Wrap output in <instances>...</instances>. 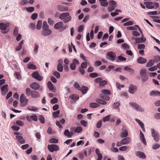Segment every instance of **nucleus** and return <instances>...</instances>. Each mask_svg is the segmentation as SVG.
Segmentation results:
<instances>
[{"mask_svg": "<svg viewBox=\"0 0 160 160\" xmlns=\"http://www.w3.org/2000/svg\"><path fill=\"white\" fill-rule=\"evenodd\" d=\"M68 12H64L60 14L59 18L61 20L63 19L62 21L64 23H67L71 19V17L69 16Z\"/></svg>", "mask_w": 160, "mask_h": 160, "instance_id": "obj_1", "label": "nucleus"}, {"mask_svg": "<svg viewBox=\"0 0 160 160\" xmlns=\"http://www.w3.org/2000/svg\"><path fill=\"white\" fill-rule=\"evenodd\" d=\"M9 23H0V29L2 30V32L4 34H6L8 32L9 30L7 29V28L9 27Z\"/></svg>", "mask_w": 160, "mask_h": 160, "instance_id": "obj_2", "label": "nucleus"}, {"mask_svg": "<svg viewBox=\"0 0 160 160\" xmlns=\"http://www.w3.org/2000/svg\"><path fill=\"white\" fill-rule=\"evenodd\" d=\"M48 148L49 151L52 152L58 151L59 150V147L57 145L54 144L48 145Z\"/></svg>", "mask_w": 160, "mask_h": 160, "instance_id": "obj_3", "label": "nucleus"}, {"mask_svg": "<svg viewBox=\"0 0 160 160\" xmlns=\"http://www.w3.org/2000/svg\"><path fill=\"white\" fill-rule=\"evenodd\" d=\"M109 6L108 7V9L109 12H111L113 10L117 7L116 2L113 0H110L109 2Z\"/></svg>", "mask_w": 160, "mask_h": 160, "instance_id": "obj_4", "label": "nucleus"}, {"mask_svg": "<svg viewBox=\"0 0 160 160\" xmlns=\"http://www.w3.org/2000/svg\"><path fill=\"white\" fill-rule=\"evenodd\" d=\"M129 105L133 107L134 109H135L137 111H139L141 112H143L144 111V109L141 108L140 106H139L136 103L130 102L129 103Z\"/></svg>", "mask_w": 160, "mask_h": 160, "instance_id": "obj_5", "label": "nucleus"}, {"mask_svg": "<svg viewBox=\"0 0 160 160\" xmlns=\"http://www.w3.org/2000/svg\"><path fill=\"white\" fill-rule=\"evenodd\" d=\"M152 136L153 137L154 140L156 142L159 140V133L154 129L152 128Z\"/></svg>", "mask_w": 160, "mask_h": 160, "instance_id": "obj_6", "label": "nucleus"}, {"mask_svg": "<svg viewBox=\"0 0 160 160\" xmlns=\"http://www.w3.org/2000/svg\"><path fill=\"white\" fill-rule=\"evenodd\" d=\"M20 100L22 105L23 106H26L28 102V100L26 98L24 94H21Z\"/></svg>", "mask_w": 160, "mask_h": 160, "instance_id": "obj_7", "label": "nucleus"}, {"mask_svg": "<svg viewBox=\"0 0 160 160\" xmlns=\"http://www.w3.org/2000/svg\"><path fill=\"white\" fill-rule=\"evenodd\" d=\"M32 76L35 79L38 81H41L43 79L42 77L39 74L38 71L34 72L32 74Z\"/></svg>", "mask_w": 160, "mask_h": 160, "instance_id": "obj_8", "label": "nucleus"}, {"mask_svg": "<svg viewBox=\"0 0 160 160\" xmlns=\"http://www.w3.org/2000/svg\"><path fill=\"white\" fill-rule=\"evenodd\" d=\"M122 132L121 133L120 136L122 138L127 137L128 135V132L124 126H123L122 128Z\"/></svg>", "mask_w": 160, "mask_h": 160, "instance_id": "obj_9", "label": "nucleus"}, {"mask_svg": "<svg viewBox=\"0 0 160 160\" xmlns=\"http://www.w3.org/2000/svg\"><path fill=\"white\" fill-rule=\"evenodd\" d=\"M137 87L135 85H134L132 84H130L129 86V92L132 94H133L137 91Z\"/></svg>", "mask_w": 160, "mask_h": 160, "instance_id": "obj_10", "label": "nucleus"}, {"mask_svg": "<svg viewBox=\"0 0 160 160\" xmlns=\"http://www.w3.org/2000/svg\"><path fill=\"white\" fill-rule=\"evenodd\" d=\"M27 120L29 122H31L32 120L36 121L38 120L37 116L35 114H32L30 116H27L26 117Z\"/></svg>", "mask_w": 160, "mask_h": 160, "instance_id": "obj_11", "label": "nucleus"}, {"mask_svg": "<svg viewBox=\"0 0 160 160\" xmlns=\"http://www.w3.org/2000/svg\"><path fill=\"white\" fill-rule=\"evenodd\" d=\"M107 55L109 57L108 58L110 60L113 61L115 60V57L116 55L115 53L112 52L110 51L107 53Z\"/></svg>", "mask_w": 160, "mask_h": 160, "instance_id": "obj_12", "label": "nucleus"}, {"mask_svg": "<svg viewBox=\"0 0 160 160\" xmlns=\"http://www.w3.org/2000/svg\"><path fill=\"white\" fill-rule=\"evenodd\" d=\"M69 98L71 99V102L72 103H73L79 99V97L77 95L73 94L71 95Z\"/></svg>", "mask_w": 160, "mask_h": 160, "instance_id": "obj_13", "label": "nucleus"}, {"mask_svg": "<svg viewBox=\"0 0 160 160\" xmlns=\"http://www.w3.org/2000/svg\"><path fill=\"white\" fill-rule=\"evenodd\" d=\"M144 4L146 5L147 8L148 9H152L154 8V6L153 5V3L152 2H145L144 3Z\"/></svg>", "mask_w": 160, "mask_h": 160, "instance_id": "obj_14", "label": "nucleus"}, {"mask_svg": "<svg viewBox=\"0 0 160 160\" xmlns=\"http://www.w3.org/2000/svg\"><path fill=\"white\" fill-rule=\"evenodd\" d=\"M52 32V31L49 29L43 30L42 35L44 36H46L50 35Z\"/></svg>", "mask_w": 160, "mask_h": 160, "instance_id": "obj_15", "label": "nucleus"}, {"mask_svg": "<svg viewBox=\"0 0 160 160\" xmlns=\"http://www.w3.org/2000/svg\"><path fill=\"white\" fill-rule=\"evenodd\" d=\"M8 84H6L3 86L1 88V90L2 92V94L4 95L6 94V93L8 92Z\"/></svg>", "mask_w": 160, "mask_h": 160, "instance_id": "obj_16", "label": "nucleus"}, {"mask_svg": "<svg viewBox=\"0 0 160 160\" xmlns=\"http://www.w3.org/2000/svg\"><path fill=\"white\" fill-rule=\"evenodd\" d=\"M30 86L31 88L34 90H38L40 88L39 85L36 82H33L31 84Z\"/></svg>", "mask_w": 160, "mask_h": 160, "instance_id": "obj_17", "label": "nucleus"}, {"mask_svg": "<svg viewBox=\"0 0 160 160\" xmlns=\"http://www.w3.org/2000/svg\"><path fill=\"white\" fill-rule=\"evenodd\" d=\"M137 62L138 63L142 64L146 63L147 60L145 58L140 57L137 59Z\"/></svg>", "mask_w": 160, "mask_h": 160, "instance_id": "obj_18", "label": "nucleus"}, {"mask_svg": "<svg viewBox=\"0 0 160 160\" xmlns=\"http://www.w3.org/2000/svg\"><path fill=\"white\" fill-rule=\"evenodd\" d=\"M31 96L32 98H39L40 95L38 92L35 91H32Z\"/></svg>", "mask_w": 160, "mask_h": 160, "instance_id": "obj_19", "label": "nucleus"}, {"mask_svg": "<svg viewBox=\"0 0 160 160\" xmlns=\"http://www.w3.org/2000/svg\"><path fill=\"white\" fill-rule=\"evenodd\" d=\"M131 142V139L129 137H126L122 140V144L126 145L129 143Z\"/></svg>", "mask_w": 160, "mask_h": 160, "instance_id": "obj_20", "label": "nucleus"}, {"mask_svg": "<svg viewBox=\"0 0 160 160\" xmlns=\"http://www.w3.org/2000/svg\"><path fill=\"white\" fill-rule=\"evenodd\" d=\"M136 155L141 158L144 159L146 158L145 154L142 152L137 151L136 152Z\"/></svg>", "mask_w": 160, "mask_h": 160, "instance_id": "obj_21", "label": "nucleus"}, {"mask_svg": "<svg viewBox=\"0 0 160 160\" xmlns=\"http://www.w3.org/2000/svg\"><path fill=\"white\" fill-rule=\"evenodd\" d=\"M63 25V24L62 22H59L56 24L54 25V28L56 29H59L61 28Z\"/></svg>", "mask_w": 160, "mask_h": 160, "instance_id": "obj_22", "label": "nucleus"}, {"mask_svg": "<svg viewBox=\"0 0 160 160\" xmlns=\"http://www.w3.org/2000/svg\"><path fill=\"white\" fill-rule=\"evenodd\" d=\"M58 8L59 11L62 12L67 11L68 9V7L61 5H58Z\"/></svg>", "mask_w": 160, "mask_h": 160, "instance_id": "obj_23", "label": "nucleus"}, {"mask_svg": "<svg viewBox=\"0 0 160 160\" xmlns=\"http://www.w3.org/2000/svg\"><path fill=\"white\" fill-rule=\"evenodd\" d=\"M120 105V103L119 102H114L112 105L113 108L117 110L119 112L120 110L119 108Z\"/></svg>", "mask_w": 160, "mask_h": 160, "instance_id": "obj_24", "label": "nucleus"}, {"mask_svg": "<svg viewBox=\"0 0 160 160\" xmlns=\"http://www.w3.org/2000/svg\"><path fill=\"white\" fill-rule=\"evenodd\" d=\"M150 95L152 96H160V92L158 91H151L150 92Z\"/></svg>", "mask_w": 160, "mask_h": 160, "instance_id": "obj_25", "label": "nucleus"}, {"mask_svg": "<svg viewBox=\"0 0 160 160\" xmlns=\"http://www.w3.org/2000/svg\"><path fill=\"white\" fill-rule=\"evenodd\" d=\"M16 138L17 140L21 144H23L25 143V140H22L23 139V137L21 136H16Z\"/></svg>", "mask_w": 160, "mask_h": 160, "instance_id": "obj_26", "label": "nucleus"}, {"mask_svg": "<svg viewBox=\"0 0 160 160\" xmlns=\"http://www.w3.org/2000/svg\"><path fill=\"white\" fill-rule=\"evenodd\" d=\"M124 70L128 72L130 74H132L134 72V70L133 69L128 67H125L124 68Z\"/></svg>", "mask_w": 160, "mask_h": 160, "instance_id": "obj_27", "label": "nucleus"}, {"mask_svg": "<svg viewBox=\"0 0 160 160\" xmlns=\"http://www.w3.org/2000/svg\"><path fill=\"white\" fill-rule=\"evenodd\" d=\"M100 97L102 99L106 101L109 100L110 99V98L108 95L106 94H100Z\"/></svg>", "mask_w": 160, "mask_h": 160, "instance_id": "obj_28", "label": "nucleus"}, {"mask_svg": "<svg viewBox=\"0 0 160 160\" xmlns=\"http://www.w3.org/2000/svg\"><path fill=\"white\" fill-rule=\"evenodd\" d=\"M140 138L142 141L145 145L146 144V142L144 138V134L142 132L140 131Z\"/></svg>", "mask_w": 160, "mask_h": 160, "instance_id": "obj_29", "label": "nucleus"}, {"mask_svg": "<svg viewBox=\"0 0 160 160\" xmlns=\"http://www.w3.org/2000/svg\"><path fill=\"white\" fill-rule=\"evenodd\" d=\"M126 58L121 55L118 56L116 59V61L118 62H119L120 61H126Z\"/></svg>", "mask_w": 160, "mask_h": 160, "instance_id": "obj_30", "label": "nucleus"}, {"mask_svg": "<svg viewBox=\"0 0 160 160\" xmlns=\"http://www.w3.org/2000/svg\"><path fill=\"white\" fill-rule=\"evenodd\" d=\"M28 109L30 111L35 112L38 110V108L34 106H30L28 107Z\"/></svg>", "mask_w": 160, "mask_h": 160, "instance_id": "obj_31", "label": "nucleus"}, {"mask_svg": "<svg viewBox=\"0 0 160 160\" xmlns=\"http://www.w3.org/2000/svg\"><path fill=\"white\" fill-rule=\"evenodd\" d=\"M96 102L97 103L102 105H106L107 104L106 101L100 99H97Z\"/></svg>", "mask_w": 160, "mask_h": 160, "instance_id": "obj_32", "label": "nucleus"}, {"mask_svg": "<svg viewBox=\"0 0 160 160\" xmlns=\"http://www.w3.org/2000/svg\"><path fill=\"white\" fill-rule=\"evenodd\" d=\"M107 0H99L101 5L103 7H107L108 5V2L106 1Z\"/></svg>", "mask_w": 160, "mask_h": 160, "instance_id": "obj_33", "label": "nucleus"}, {"mask_svg": "<svg viewBox=\"0 0 160 160\" xmlns=\"http://www.w3.org/2000/svg\"><path fill=\"white\" fill-rule=\"evenodd\" d=\"M80 90H81V91L83 94H85L88 90V88L87 87L83 86L81 88H80Z\"/></svg>", "mask_w": 160, "mask_h": 160, "instance_id": "obj_34", "label": "nucleus"}, {"mask_svg": "<svg viewBox=\"0 0 160 160\" xmlns=\"http://www.w3.org/2000/svg\"><path fill=\"white\" fill-rule=\"evenodd\" d=\"M82 131V128L81 127L78 126L76 127L74 130V132H75L79 133L81 132Z\"/></svg>", "mask_w": 160, "mask_h": 160, "instance_id": "obj_35", "label": "nucleus"}, {"mask_svg": "<svg viewBox=\"0 0 160 160\" xmlns=\"http://www.w3.org/2000/svg\"><path fill=\"white\" fill-rule=\"evenodd\" d=\"M60 113V111L58 110L56 112H54L52 113L53 118H56L58 117V115Z\"/></svg>", "mask_w": 160, "mask_h": 160, "instance_id": "obj_36", "label": "nucleus"}, {"mask_svg": "<svg viewBox=\"0 0 160 160\" xmlns=\"http://www.w3.org/2000/svg\"><path fill=\"white\" fill-rule=\"evenodd\" d=\"M90 107L92 108H95L98 107L99 105L96 103L91 102L90 104Z\"/></svg>", "mask_w": 160, "mask_h": 160, "instance_id": "obj_37", "label": "nucleus"}, {"mask_svg": "<svg viewBox=\"0 0 160 160\" xmlns=\"http://www.w3.org/2000/svg\"><path fill=\"white\" fill-rule=\"evenodd\" d=\"M48 87L50 90L52 91L53 89V85L51 82L48 81L47 83Z\"/></svg>", "mask_w": 160, "mask_h": 160, "instance_id": "obj_38", "label": "nucleus"}, {"mask_svg": "<svg viewBox=\"0 0 160 160\" xmlns=\"http://www.w3.org/2000/svg\"><path fill=\"white\" fill-rule=\"evenodd\" d=\"M42 24V21L39 20L38 21L37 25L36 28L38 30H40L41 28Z\"/></svg>", "mask_w": 160, "mask_h": 160, "instance_id": "obj_39", "label": "nucleus"}, {"mask_svg": "<svg viewBox=\"0 0 160 160\" xmlns=\"http://www.w3.org/2000/svg\"><path fill=\"white\" fill-rule=\"evenodd\" d=\"M153 61L152 59L150 60L147 63L146 66L147 67H149L152 66L154 64Z\"/></svg>", "mask_w": 160, "mask_h": 160, "instance_id": "obj_40", "label": "nucleus"}, {"mask_svg": "<svg viewBox=\"0 0 160 160\" xmlns=\"http://www.w3.org/2000/svg\"><path fill=\"white\" fill-rule=\"evenodd\" d=\"M49 142L51 143H57L58 142V140L57 139L52 138L49 139Z\"/></svg>", "mask_w": 160, "mask_h": 160, "instance_id": "obj_41", "label": "nucleus"}, {"mask_svg": "<svg viewBox=\"0 0 160 160\" xmlns=\"http://www.w3.org/2000/svg\"><path fill=\"white\" fill-rule=\"evenodd\" d=\"M146 73L145 69H142L140 71V74L141 77L147 75Z\"/></svg>", "mask_w": 160, "mask_h": 160, "instance_id": "obj_42", "label": "nucleus"}, {"mask_svg": "<svg viewBox=\"0 0 160 160\" xmlns=\"http://www.w3.org/2000/svg\"><path fill=\"white\" fill-rule=\"evenodd\" d=\"M32 91L30 88H26V94L28 96H30V95L31 96Z\"/></svg>", "mask_w": 160, "mask_h": 160, "instance_id": "obj_43", "label": "nucleus"}, {"mask_svg": "<svg viewBox=\"0 0 160 160\" xmlns=\"http://www.w3.org/2000/svg\"><path fill=\"white\" fill-rule=\"evenodd\" d=\"M28 68L32 70H35L37 68L36 66L32 64H29L28 66Z\"/></svg>", "mask_w": 160, "mask_h": 160, "instance_id": "obj_44", "label": "nucleus"}, {"mask_svg": "<svg viewBox=\"0 0 160 160\" xmlns=\"http://www.w3.org/2000/svg\"><path fill=\"white\" fill-rule=\"evenodd\" d=\"M121 12V11L119 9H116L115 10V12H112L111 13V15L112 17H114L118 14V12Z\"/></svg>", "mask_w": 160, "mask_h": 160, "instance_id": "obj_45", "label": "nucleus"}, {"mask_svg": "<svg viewBox=\"0 0 160 160\" xmlns=\"http://www.w3.org/2000/svg\"><path fill=\"white\" fill-rule=\"evenodd\" d=\"M122 47L123 49H130V47L128 44L126 43H124L122 44Z\"/></svg>", "mask_w": 160, "mask_h": 160, "instance_id": "obj_46", "label": "nucleus"}, {"mask_svg": "<svg viewBox=\"0 0 160 160\" xmlns=\"http://www.w3.org/2000/svg\"><path fill=\"white\" fill-rule=\"evenodd\" d=\"M48 27L49 26L48 25L47 22L45 21L43 23V30L49 29Z\"/></svg>", "mask_w": 160, "mask_h": 160, "instance_id": "obj_47", "label": "nucleus"}, {"mask_svg": "<svg viewBox=\"0 0 160 160\" xmlns=\"http://www.w3.org/2000/svg\"><path fill=\"white\" fill-rule=\"evenodd\" d=\"M102 93L101 94H106L107 95H109L111 94L110 91L107 89H103L102 90Z\"/></svg>", "mask_w": 160, "mask_h": 160, "instance_id": "obj_48", "label": "nucleus"}, {"mask_svg": "<svg viewBox=\"0 0 160 160\" xmlns=\"http://www.w3.org/2000/svg\"><path fill=\"white\" fill-rule=\"evenodd\" d=\"M107 84V82L106 80H102L100 82L99 85L100 86L104 87Z\"/></svg>", "mask_w": 160, "mask_h": 160, "instance_id": "obj_49", "label": "nucleus"}, {"mask_svg": "<svg viewBox=\"0 0 160 160\" xmlns=\"http://www.w3.org/2000/svg\"><path fill=\"white\" fill-rule=\"evenodd\" d=\"M53 75L57 78H59L60 77V74L59 72L56 71L53 72Z\"/></svg>", "mask_w": 160, "mask_h": 160, "instance_id": "obj_50", "label": "nucleus"}, {"mask_svg": "<svg viewBox=\"0 0 160 160\" xmlns=\"http://www.w3.org/2000/svg\"><path fill=\"white\" fill-rule=\"evenodd\" d=\"M98 74L96 72H93L90 74L89 77L91 78H94L98 76Z\"/></svg>", "mask_w": 160, "mask_h": 160, "instance_id": "obj_51", "label": "nucleus"}, {"mask_svg": "<svg viewBox=\"0 0 160 160\" xmlns=\"http://www.w3.org/2000/svg\"><path fill=\"white\" fill-rule=\"evenodd\" d=\"M26 9L27 12H32L34 11V8L32 7H29L26 8Z\"/></svg>", "mask_w": 160, "mask_h": 160, "instance_id": "obj_52", "label": "nucleus"}, {"mask_svg": "<svg viewBox=\"0 0 160 160\" xmlns=\"http://www.w3.org/2000/svg\"><path fill=\"white\" fill-rule=\"evenodd\" d=\"M39 120L42 123L44 124V117H43V116L42 115H40V116H39Z\"/></svg>", "mask_w": 160, "mask_h": 160, "instance_id": "obj_53", "label": "nucleus"}, {"mask_svg": "<svg viewBox=\"0 0 160 160\" xmlns=\"http://www.w3.org/2000/svg\"><path fill=\"white\" fill-rule=\"evenodd\" d=\"M160 59V57L158 55H156L154 57L153 61L154 62H158Z\"/></svg>", "mask_w": 160, "mask_h": 160, "instance_id": "obj_54", "label": "nucleus"}, {"mask_svg": "<svg viewBox=\"0 0 160 160\" xmlns=\"http://www.w3.org/2000/svg\"><path fill=\"white\" fill-rule=\"evenodd\" d=\"M63 67L62 65H58L57 70L59 72H62L63 71Z\"/></svg>", "mask_w": 160, "mask_h": 160, "instance_id": "obj_55", "label": "nucleus"}, {"mask_svg": "<svg viewBox=\"0 0 160 160\" xmlns=\"http://www.w3.org/2000/svg\"><path fill=\"white\" fill-rule=\"evenodd\" d=\"M158 67V65H157V66L155 65L152 67L149 68L148 69V70L150 71H154V70L157 69Z\"/></svg>", "mask_w": 160, "mask_h": 160, "instance_id": "obj_56", "label": "nucleus"}, {"mask_svg": "<svg viewBox=\"0 0 160 160\" xmlns=\"http://www.w3.org/2000/svg\"><path fill=\"white\" fill-rule=\"evenodd\" d=\"M80 123L84 127H86L88 126V122L84 120H81L80 121Z\"/></svg>", "mask_w": 160, "mask_h": 160, "instance_id": "obj_57", "label": "nucleus"}, {"mask_svg": "<svg viewBox=\"0 0 160 160\" xmlns=\"http://www.w3.org/2000/svg\"><path fill=\"white\" fill-rule=\"evenodd\" d=\"M69 132V134L68 135V137L69 138H71L72 137V136L74 134V132H69L68 130V129H66V132Z\"/></svg>", "mask_w": 160, "mask_h": 160, "instance_id": "obj_58", "label": "nucleus"}, {"mask_svg": "<svg viewBox=\"0 0 160 160\" xmlns=\"http://www.w3.org/2000/svg\"><path fill=\"white\" fill-rule=\"evenodd\" d=\"M87 67V63L86 62H83L81 65V67L82 68H86Z\"/></svg>", "mask_w": 160, "mask_h": 160, "instance_id": "obj_59", "label": "nucleus"}, {"mask_svg": "<svg viewBox=\"0 0 160 160\" xmlns=\"http://www.w3.org/2000/svg\"><path fill=\"white\" fill-rule=\"evenodd\" d=\"M154 118L155 119H160V113H157L154 114Z\"/></svg>", "mask_w": 160, "mask_h": 160, "instance_id": "obj_60", "label": "nucleus"}, {"mask_svg": "<svg viewBox=\"0 0 160 160\" xmlns=\"http://www.w3.org/2000/svg\"><path fill=\"white\" fill-rule=\"evenodd\" d=\"M135 121L140 125L141 127L142 126H144V123L141 122L140 120L139 119H136L135 120Z\"/></svg>", "mask_w": 160, "mask_h": 160, "instance_id": "obj_61", "label": "nucleus"}, {"mask_svg": "<svg viewBox=\"0 0 160 160\" xmlns=\"http://www.w3.org/2000/svg\"><path fill=\"white\" fill-rule=\"evenodd\" d=\"M110 117V115H108L103 118V120L104 122H105L106 121H109V118Z\"/></svg>", "mask_w": 160, "mask_h": 160, "instance_id": "obj_62", "label": "nucleus"}, {"mask_svg": "<svg viewBox=\"0 0 160 160\" xmlns=\"http://www.w3.org/2000/svg\"><path fill=\"white\" fill-rule=\"evenodd\" d=\"M141 78L143 82H146L148 79V76L147 75L141 76Z\"/></svg>", "mask_w": 160, "mask_h": 160, "instance_id": "obj_63", "label": "nucleus"}, {"mask_svg": "<svg viewBox=\"0 0 160 160\" xmlns=\"http://www.w3.org/2000/svg\"><path fill=\"white\" fill-rule=\"evenodd\" d=\"M160 147V145L158 144L155 143L153 145L152 148L154 149H156Z\"/></svg>", "mask_w": 160, "mask_h": 160, "instance_id": "obj_64", "label": "nucleus"}]
</instances>
